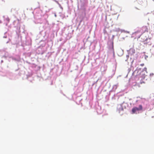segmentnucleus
Here are the masks:
<instances>
[{
    "label": "nucleus",
    "instance_id": "f257e3e1",
    "mask_svg": "<svg viewBox=\"0 0 154 154\" xmlns=\"http://www.w3.org/2000/svg\"><path fill=\"white\" fill-rule=\"evenodd\" d=\"M142 109L143 107L142 105H139L138 108L137 107H134L132 109V113L134 114L137 111L142 110Z\"/></svg>",
    "mask_w": 154,
    "mask_h": 154
},
{
    "label": "nucleus",
    "instance_id": "f03ea898",
    "mask_svg": "<svg viewBox=\"0 0 154 154\" xmlns=\"http://www.w3.org/2000/svg\"><path fill=\"white\" fill-rule=\"evenodd\" d=\"M140 65L141 66H143L144 65V64H143V63L141 64Z\"/></svg>",
    "mask_w": 154,
    "mask_h": 154
},
{
    "label": "nucleus",
    "instance_id": "7ed1b4c3",
    "mask_svg": "<svg viewBox=\"0 0 154 154\" xmlns=\"http://www.w3.org/2000/svg\"><path fill=\"white\" fill-rule=\"evenodd\" d=\"M140 36H139V37H139V38H140Z\"/></svg>",
    "mask_w": 154,
    "mask_h": 154
}]
</instances>
